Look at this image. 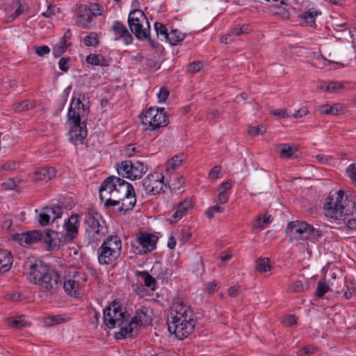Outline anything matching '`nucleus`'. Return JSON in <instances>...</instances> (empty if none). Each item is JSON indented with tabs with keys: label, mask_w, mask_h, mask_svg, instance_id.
<instances>
[{
	"label": "nucleus",
	"mask_w": 356,
	"mask_h": 356,
	"mask_svg": "<svg viewBox=\"0 0 356 356\" xmlns=\"http://www.w3.org/2000/svg\"><path fill=\"white\" fill-rule=\"evenodd\" d=\"M147 308L146 307L138 309L135 316L131 318L129 315L122 312L120 304L114 300L104 309V323L109 329L117 326L120 328V331L115 334V339L132 337L134 336V330L139 324H147Z\"/></svg>",
	"instance_id": "1"
},
{
	"label": "nucleus",
	"mask_w": 356,
	"mask_h": 356,
	"mask_svg": "<svg viewBox=\"0 0 356 356\" xmlns=\"http://www.w3.org/2000/svg\"><path fill=\"white\" fill-rule=\"evenodd\" d=\"M23 274L43 293L53 294L63 284L61 275L55 268L35 258H29L24 262Z\"/></svg>",
	"instance_id": "2"
},
{
	"label": "nucleus",
	"mask_w": 356,
	"mask_h": 356,
	"mask_svg": "<svg viewBox=\"0 0 356 356\" xmlns=\"http://www.w3.org/2000/svg\"><path fill=\"white\" fill-rule=\"evenodd\" d=\"M133 189V186L125 180L115 176H109L99 186V198L104 201L106 207L119 205L120 200Z\"/></svg>",
	"instance_id": "3"
},
{
	"label": "nucleus",
	"mask_w": 356,
	"mask_h": 356,
	"mask_svg": "<svg viewBox=\"0 0 356 356\" xmlns=\"http://www.w3.org/2000/svg\"><path fill=\"white\" fill-rule=\"evenodd\" d=\"M323 209L327 218L341 221L343 216H349L356 210V203L353 199L348 198L344 191L339 190L334 194H330Z\"/></svg>",
	"instance_id": "4"
},
{
	"label": "nucleus",
	"mask_w": 356,
	"mask_h": 356,
	"mask_svg": "<svg viewBox=\"0 0 356 356\" xmlns=\"http://www.w3.org/2000/svg\"><path fill=\"white\" fill-rule=\"evenodd\" d=\"M58 236L55 231L47 229L44 232L33 230L21 234H18L15 238L22 245L42 242L46 244L47 250H50L59 248L60 246V241L58 238Z\"/></svg>",
	"instance_id": "5"
},
{
	"label": "nucleus",
	"mask_w": 356,
	"mask_h": 356,
	"mask_svg": "<svg viewBox=\"0 0 356 356\" xmlns=\"http://www.w3.org/2000/svg\"><path fill=\"white\" fill-rule=\"evenodd\" d=\"M88 115V108L85 106L82 113H75L72 108L67 113V121L71 125L69 132L70 140L74 145L82 144L88 135L86 129V119Z\"/></svg>",
	"instance_id": "6"
},
{
	"label": "nucleus",
	"mask_w": 356,
	"mask_h": 356,
	"mask_svg": "<svg viewBox=\"0 0 356 356\" xmlns=\"http://www.w3.org/2000/svg\"><path fill=\"white\" fill-rule=\"evenodd\" d=\"M84 222L86 225L85 235L88 243L99 242L108 233L106 222L97 212L89 211L86 213Z\"/></svg>",
	"instance_id": "7"
},
{
	"label": "nucleus",
	"mask_w": 356,
	"mask_h": 356,
	"mask_svg": "<svg viewBox=\"0 0 356 356\" xmlns=\"http://www.w3.org/2000/svg\"><path fill=\"white\" fill-rule=\"evenodd\" d=\"M128 24L131 31L138 40H147L153 47H156L149 37V22L141 10L136 9L129 13Z\"/></svg>",
	"instance_id": "8"
},
{
	"label": "nucleus",
	"mask_w": 356,
	"mask_h": 356,
	"mask_svg": "<svg viewBox=\"0 0 356 356\" xmlns=\"http://www.w3.org/2000/svg\"><path fill=\"white\" fill-rule=\"evenodd\" d=\"M140 118L142 119V124L147 126L146 129L152 131L165 127L169 123L168 117L163 108L155 109L150 107Z\"/></svg>",
	"instance_id": "9"
},
{
	"label": "nucleus",
	"mask_w": 356,
	"mask_h": 356,
	"mask_svg": "<svg viewBox=\"0 0 356 356\" xmlns=\"http://www.w3.org/2000/svg\"><path fill=\"white\" fill-rule=\"evenodd\" d=\"M168 331L179 339L188 337L194 330L195 321L193 318L172 317L168 323Z\"/></svg>",
	"instance_id": "10"
},
{
	"label": "nucleus",
	"mask_w": 356,
	"mask_h": 356,
	"mask_svg": "<svg viewBox=\"0 0 356 356\" xmlns=\"http://www.w3.org/2000/svg\"><path fill=\"white\" fill-rule=\"evenodd\" d=\"M158 237L145 232H139L131 241L133 251L136 254H145L154 250L156 248Z\"/></svg>",
	"instance_id": "11"
},
{
	"label": "nucleus",
	"mask_w": 356,
	"mask_h": 356,
	"mask_svg": "<svg viewBox=\"0 0 356 356\" xmlns=\"http://www.w3.org/2000/svg\"><path fill=\"white\" fill-rule=\"evenodd\" d=\"M80 216L79 214H72L68 218V220L64 224L65 234L56 232L58 234V238L60 241V245L66 242L72 241L77 236L80 226Z\"/></svg>",
	"instance_id": "12"
},
{
	"label": "nucleus",
	"mask_w": 356,
	"mask_h": 356,
	"mask_svg": "<svg viewBox=\"0 0 356 356\" xmlns=\"http://www.w3.org/2000/svg\"><path fill=\"white\" fill-rule=\"evenodd\" d=\"M142 186L145 193L149 195L160 194L165 192L164 188H166L163 176L158 173L147 175L143 180Z\"/></svg>",
	"instance_id": "13"
},
{
	"label": "nucleus",
	"mask_w": 356,
	"mask_h": 356,
	"mask_svg": "<svg viewBox=\"0 0 356 356\" xmlns=\"http://www.w3.org/2000/svg\"><path fill=\"white\" fill-rule=\"evenodd\" d=\"M309 224L305 221L290 222L286 227V234L296 241L307 239Z\"/></svg>",
	"instance_id": "14"
},
{
	"label": "nucleus",
	"mask_w": 356,
	"mask_h": 356,
	"mask_svg": "<svg viewBox=\"0 0 356 356\" xmlns=\"http://www.w3.org/2000/svg\"><path fill=\"white\" fill-rule=\"evenodd\" d=\"M101 245L98 249V260L100 264L108 265L116 260L120 254L108 248Z\"/></svg>",
	"instance_id": "15"
},
{
	"label": "nucleus",
	"mask_w": 356,
	"mask_h": 356,
	"mask_svg": "<svg viewBox=\"0 0 356 356\" xmlns=\"http://www.w3.org/2000/svg\"><path fill=\"white\" fill-rule=\"evenodd\" d=\"M111 29L117 36L115 40L122 38L126 44H129L132 42V35L129 32L128 29L122 22L115 21Z\"/></svg>",
	"instance_id": "16"
},
{
	"label": "nucleus",
	"mask_w": 356,
	"mask_h": 356,
	"mask_svg": "<svg viewBox=\"0 0 356 356\" xmlns=\"http://www.w3.org/2000/svg\"><path fill=\"white\" fill-rule=\"evenodd\" d=\"M192 208V202L191 200H184L183 202L177 204L174 207L175 211L172 215V220H170V223L178 222L185 216L188 210Z\"/></svg>",
	"instance_id": "17"
},
{
	"label": "nucleus",
	"mask_w": 356,
	"mask_h": 356,
	"mask_svg": "<svg viewBox=\"0 0 356 356\" xmlns=\"http://www.w3.org/2000/svg\"><path fill=\"white\" fill-rule=\"evenodd\" d=\"M124 197H122V200H120V204L121 203V206L118 209V212L120 213L122 211L127 212L133 209L136 203V197L135 193L134 188L132 191H129L126 193Z\"/></svg>",
	"instance_id": "18"
},
{
	"label": "nucleus",
	"mask_w": 356,
	"mask_h": 356,
	"mask_svg": "<svg viewBox=\"0 0 356 356\" xmlns=\"http://www.w3.org/2000/svg\"><path fill=\"white\" fill-rule=\"evenodd\" d=\"M175 307V314H172V317H177L180 318H193V312L191 310V308L184 305L182 302H177L174 305Z\"/></svg>",
	"instance_id": "19"
},
{
	"label": "nucleus",
	"mask_w": 356,
	"mask_h": 356,
	"mask_svg": "<svg viewBox=\"0 0 356 356\" xmlns=\"http://www.w3.org/2000/svg\"><path fill=\"white\" fill-rule=\"evenodd\" d=\"M13 264L11 253L7 250H0V273L8 272Z\"/></svg>",
	"instance_id": "20"
},
{
	"label": "nucleus",
	"mask_w": 356,
	"mask_h": 356,
	"mask_svg": "<svg viewBox=\"0 0 356 356\" xmlns=\"http://www.w3.org/2000/svg\"><path fill=\"white\" fill-rule=\"evenodd\" d=\"M86 95L81 93L77 98L73 97L71 105L69 109L72 108V111L75 113H82L83 108L86 106L88 108V113L90 112V106L88 102L84 103L86 99Z\"/></svg>",
	"instance_id": "21"
},
{
	"label": "nucleus",
	"mask_w": 356,
	"mask_h": 356,
	"mask_svg": "<svg viewBox=\"0 0 356 356\" xmlns=\"http://www.w3.org/2000/svg\"><path fill=\"white\" fill-rule=\"evenodd\" d=\"M56 170L54 168H42L37 170L34 173V180L47 181L54 177Z\"/></svg>",
	"instance_id": "22"
},
{
	"label": "nucleus",
	"mask_w": 356,
	"mask_h": 356,
	"mask_svg": "<svg viewBox=\"0 0 356 356\" xmlns=\"http://www.w3.org/2000/svg\"><path fill=\"white\" fill-rule=\"evenodd\" d=\"M147 170V167L144 165L143 162L140 161H132L131 170L130 171L131 177H129V179L131 180L140 179L145 174Z\"/></svg>",
	"instance_id": "23"
},
{
	"label": "nucleus",
	"mask_w": 356,
	"mask_h": 356,
	"mask_svg": "<svg viewBox=\"0 0 356 356\" xmlns=\"http://www.w3.org/2000/svg\"><path fill=\"white\" fill-rule=\"evenodd\" d=\"M102 245H107L106 248H112L114 252H117L119 254L121 252L122 242L117 235L108 236Z\"/></svg>",
	"instance_id": "24"
},
{
	"label": "nucleus",
	"mask_w": 356,
	"mask_h": 356,
	"mask_svg": "<svg viewBox=\"0 0 356 356\" xmlns=\"http://www.w3.org/2000/svg\"><path fill=\"white\" fill-rule=\"evenodd\" d=\"M132 166V161L126 160L122 161L120 163L117 164V171L119 175L122 176V177L127 178L130 177L131 170Z\"/></svg>",
	"instance_id": "25"
},
{
	"label": "nucleus",
	"mask_w": 356,
	"mask_h": 356,
	"mask_svg": "<svg viewBox=\"0 0 356 356\" xmlns=\"http://www.w3.org/2000/svg\"><path fill=\"white\" fill-rule=\"evenodd\" d=\"M86 62L90 65L108 66V60L101 54H90L86 57Z\"/></svg>",
	"instance_id": "26"
},
{
	"label": "nucleus",
	"mask_w": 356,
	"mask_h": 356,
	"mask_svg": "<svg viewBox=\"0 0 356 356\" xmlns=\"http://www.w3.org/2000/svg\"><path fill=\"white\" fill-rule=\"evenodd\" d=\"M93 20V17L88 11L87 8L83 13L77 15L76 23L83 28H88Z\"/></svg>",
	"instance_id": "27"
},
{
	"label": "nucleus",
	"mask_w": 356,
	"mask_h": 356,
	"mask_svg": "<svg viewBox=\"0 0 356 356\" xmlns=\"http://www.w3.org/2000/svg\"><path fill=\"white\" fill-rule=\"evenodd\" d=\"M320 111L325 114L336 115L343 110V106L340 104H335L332 106L329 104H323L320 106Z\"/></svg>",
	"instance_id": "28"
},
{
	"label": "nucleus",
	"mask_w": 356,
	"mask_h": 356,
	"mask_svg": "<svg viewBox=\"0 0 356 356\" xmlns=\"http://www.w3.org/2000/svg\"><path fill=\"white\" fill-rule=\"evenodd\" d=\"M273 221V217L268 213H265L264 217L257 216L252 222V227L254 229H264V225L270 223Z\"/></svg>",
	"instance_id": "29"
},
{
	"label": "nucleus",
	"mask_w": 356,
	"mask_h": 356,
	"mask_svg": "<svg viewBox=\"0 0 356 356\" xmlns=\"http://www.w3.org/2000/svg\"><path fill=\"white\" fill-rule=\"evenodd\" d=\"M81 286H80L78 284L74 282L72 278H70L69 280H66L63 283V288L65 291L68 295H75L76 292L81 289Z\"/></svg>",
	"instance_id": "30"
},
{
	"label": "nucleus",
	"mask_w": 356,
	"mask_h": 356,
	"mask_svg": "<svg viewBox=\"0 0 356 356\" xmlns=\"http://www.w3.org/2000/svg\"><path fill=\"white\" fill-rule=\"evenodd\" d=\"M256 270L259 273H265L270 270V259L267 257L259 258L256 261Z\"/></svg>",
	"instance_id": "31"
},
{
	"label": "nucleus",
	"mask_w": 356,
	"mask_h": 356,
	"mask_svg": "<svg viewBox=\"0 0 356 356\" xmlns=\"http://www.w3.org/2000/svg\"><path fill=\"white\" fill-rule=\"evenodd\" d=\"M183 154L176 155L169 159L166 163V171L175 170L182 164Z\"/></svg>",
	"instance_id": "32"
},
{
	"label": "nucleus",
	"mask_w": 356,
	"mask_h": 356,
	"mask_svg": "<svg viewBox=\"0 0 356 356\" xmlns=\"http://www.w3.org/2000/svg\"><path fill=\"white\" fill-rule=\"evenodd\" d=\"M83 43L87 47H97L99 43L98 35L95 32L90 33L84 38Z\"/></svg>",
	"instance_id": "33"
},
{
	"label": "nucleus",
	"mask_w": 356,
	"mask_h": 356,
	"mask_svg": "<svg viewBox=\"0 0 356 356\" xmlns=\"http://www.w3.org/2000/svg\"><path fill=\"white\" fill-rule=\"evenodd\" d=\"M184 38V34L179 32L177 30H172V31L169 33V37L167 40H169L170 43L172 45H177L181 42Z\"/></svg>",
	"instance_id": "34"
},
{
	"label": "nucleus",
	"mask_w": 356,
	"mask_h": 356,
	"mask_svg": "<svg viewBox=\"0 0 356 356\" xmlns=\"http://www.w3.org/2000/svg\"><path fill=\"white\" fill-rule=\"evenodd\" d=\"M8 323L10 327L13 328L19 329L21 327L26 326V322L24 320V318H23L22 316L8 318Z\"/></svg>",
	"instance_id": "35"
},
{
	"label": "nucleus",
	"mask_w": 356,
	"mask_h": 356,
	"mask_svg": "<svg viewBox=\"0 0 356 356\" xmlns=\"http://www.w3.org/2000/svg\"><path fill=\"white\" fill-rule=\"evenodd\" d=\"M143 278L145 285L154 291L156 289V280L147 272H142L140 274Z\"/></svg>",
	"instance_id": "36"
},
{
	"label": "nucleus",
	"mask_w": 356,
	"mask_h": 356,
	"mask_svg": "<svg viewBox=\"0 0 356 356\" xmlns=\"http://www.w3.org/2000/svg\"><path fill=\"white\" fill-rule=\"evenodd\" d=\"M71 43L64 44L61 42H59L56 44L53 48V54L56 58L60 57L62 54H63L68 46H70Z\"/></svg>",
	"instance_id": "37"
},
{
	"label": "nucleus",
	"mask_w": 356,
	"mask_h": 356,
	"mask_svg": "<svg viewBox=\"0 0 356 356\" xmlns=\"http://www.w3.org/2000/svg\"><path fill=\"white\" fill-rule=\"evenodd\" d=\"M72 279L74 280V282H76V283L78 284L80 286H81L85 282H87L88 276L84 272L76 270L74 273Z\"/></svg>",
	"instance_id": "38"
},
{
	"label": "nucleus",
	"mask_w": 356,
	"mask_h": 356,
	"mask_svg": "<svg viewBox=\"0 0 356 356\" xmlns=\"http://www.w3.org/2000/svg\"><path fill=\"white\" fill-rule=\"evenodd\" d=\"M307 238L310 240H318L319 238L323 236V232L320 229H316L309 224V228L307 229Z\"/></svg>",
	"instance_id": "39"
},
{
	"label": "nucleus",
	"mask_w": 356,
	"mask_h": 356,
	"mask_svg": "<svg viewBox=\"0 0 356 356\" xmlns=\"http://www.w3.org/2000/svg\"><path fill=\"white\" fill-rule=\"evenodd\" d=\"M88 11L92 17H97L102 15L103 7L99 3H92L89 6Z\"/></svg>",
	"instance_id": "40"
},
{
	"label": "nucleus",
	"mask_w": 356,
	"mask_h": 356,
	"mask_svg": "<svg viewBox=\"0 0 356 356\" xmlns=\"http://www.w3.org/2000/svg\"><path fill=\"white\" fill-rule=\"evenodd\" d=\"M282 149L280 152V155L283 159H291L293 157L294 154L293 148L286 144L282 145Z\"/></svg>",
	"instance_id": "41"
},
{
	"label": "nucleus",
	"mask_w": 356,
	"mask_h": 356,
	"mask_svg": "<svg viewBox=\"0 0 356 356\" xmlns=\"http://www.w3.org/2000/svg\"><path fill=\"white\" fill-rule=\"evenodd\" d=\"M345 224L347 230L356 231V219L354 218H349L348 216H345L341 220Z\"/></svg>",
	"instance_id": "42"
},
{
	"label": "nucleus",
	"mask_w": 356,
	"mask_h": 356,
	"mask_svg": "<svg viewBox=\"0 0 356 356\" xmlns=\"http://www.w3.org/2000/svg\"><path fill=\"white\" fill-rule=\"evenodd\" d=\"M329 290L328 285L325 281L320 280L316 288V296L318 298H322Z\"/></svg>",
	"instance_id": "43"
},
{
	"label": "nucleus",
	"mask_w": 356,
	"mask_h": 356,
	"mask_svg": "<svg viewBox=\"0 0 356 356\" xmlns=\"http://www.w3.org/2000/svg\"><path fill=\"white\" fill-rule=\"evenodd\" d=\"M154 29L157 35L163 36L164 39L167 40L169 37V33H168L166 27L162 23L156 22L154 24Z\"/></svg>",
	"instance_id": "44"
},
{
	"label": "nucleus",
	"mask_w": 356,
	"mask_h": 356,
	"mask_svg": "<svg viewBox=\"0 0 356 356\" xmlns=\"http://www.w3.org/2000/svg\"><path fill=\"white\" fill-rule=\"evenodd\" d=\"M318 15L317 12H313L308 10L305 13H304L302 15V17L305 20V22L312 26L315 24V17Z\"/></svg>",
	"instance_id": "45"
},
{
	"label": "nucleus",
	"mask_w": 356,
	"mask_h": 356,
	"mask_svg": "<svg viewBox=\"0 0 356 356\" xmlns=\"http://www.w3.org/2000/svg\"><path fill=\"white\" fill-rule=\"evenodd\" d=\"M64 318H62L60 316H51L46 318L45 323L47 326H51L54 325L59 324L60 323L64 322Z\"/></svg>",
	"instance_id": "46"
},
{
	"label": "nucleus",
	"mask_w": 356,
	"mask_h": 356,
	"mask_svg": "<svg viewBox=\"0 0 356 356\" xmlns=\"http://www.w3.org/2000/svg\"><path fill=\"white\" fill-rule=\"evenodd\" d=\"M304 290V285L302 281L298 280L288 287V291L293 293H299Z\"/></svg>",
	"instance_id": "47"
},
{
	"label": "nucleus",
	"mask_w": 356,
	"mask_h": 356,
	"mask_svg": "<svg viewBox=\"0 0 356 356\" xmlns=\"http://www.w3.org/2000/svg\"><path fill=\"white\" fill-rule=\"evenodd\" d=\"M32 106V103L30 101L25 100L15 105L14 109L16 112H21L25 110H29Z\"/></svg>",
	"instance_id": "48"
},
{
	"label": "nucleus",
	"mask_w": 356,
	"mask_h": 356,
	"mask_svg": "<svg viewBox=\"0 0 356 356\" xmlns=\"http://www.w3.org/2000/svg\"><path fill=\"white\" fill-rule=\"evenodd\" d=\"M44 209L47 210L49 213V214L52 213V214L55 215V217L54 218L53 220H56V218H60L62 216L63 209L60 206H55V207H50V208L47 207Z\"/></svg>",
	"instance_id": "49"
},
{
	"label": "nucleus",
	"mask_w": 356,
	"mask_h": 356,
	"mask_svg": "<svg viewBox=\"0 0 356 356\" xmlns=\"http://www.w3.org/2000/svg\"><path fill=\"white\" fill-rule=\"evenodd\" d=\"M49 220L50 214L47 210L38 216V222L42 226L47 225L49 223Z\"/></svg>",
	"instance_id": "50"
},
{
	"label": "nucleus",
	"mask_w": 356,
	"mask_h": 356,
	"mask_svg": "<svg viewBox=\"0 0 356 356\" xmlns=\"http://www.w3.org/2000/svg\"><path fill=\"white\" fill-rule=\"evenodd\" d=\"M19 163L17 161H8L4 165H2L1 168L6 170L14 171L19 168Z\"/></svg>",
	"instance_id": "51"
},
{
	"label": "nucleus",
	"mask_w": 356,
	"mask_h": 356,
	"mask_svg": "<svg viewBox=\"0 0 356 356\" xmlns=\"http://www.w3.org/2000/svg\"><path fill=\"white\" fill-rule=\"evenodd\" d=\"M298 318L295 315H286L282 319V323L286 326H291L297 324Z\"/></svg>",
	"instance_id": "52"
},
{
	"label": "nucleus",
	"mask_w": 356,
	"mask_h": 356,
	"mask_svg": "<svg viewBox=\"0 0 356 356\" xmlns=\"http://www.w3.org/2000/svg\"><path fill=\"white\" fill-rule=\"evenodd\" d=\"M142 147L140 145H136L134 144H129L126 147L125 152L127 156L130 157L132 156L134 152H140Z\"/></svg>",
	"instance_id": "53"
},
{
	"label": "nucleus",
	"mask_w": 356,
	"mask_h": 356,
	"mask_svg": "<svg viewBox=\"0 0 356 356\" xmlns=\"http://www.w3.org/2000/svg\"><path fill=\"white\" fill-rule=\"evenodd\" d=\"M223 211V208L220 206L215 205L209 207L207 211L206 215L209 218L211 219L213 217V214L215 212L216 213H222Z\"/></svg>",
	"instance_id": "54"
},
{
	"label": "nucleus",
	"mask_w": 356,
	"mask_h": 356,
	"mask_svg": "<svg viewBox=\"0 0 356 356\" xmlns=\"http://www.w3.org/2000/svg\"><path fill=\"white\" fill-rule=\"evenodd\" d=\"M346 173L353 182L356 184V165L355 163H352L348 167Z\"/></svg>",
	"instance_id": "55"
},
{
	"label": "nucleus",
	"mask_w": 356,
	"mask_h": 356,
	"mask_svg": "<svg viewBox=\"0 0 356 356\" xmlns=\"http://www.w3.org/2000/svg\"><path fill=\"white\" fill-rule=\"evenodd\" d=\"M35 53L39 56H44L50 52V48L48 46H37L34 47Z\"/></svg>",
	"instance_id": "56"
},
{
	"label": "nucleus",
	"mask_w": 356,
	"mask_h": 356,
	"mask_svg": "<svg viewBox=\"0 0 356 356\" xmlns=\"http://www.w3.org/2000/svg\"><path fill=\"white\" fill-rule=\"evenodd\" d=\"M251 31L249 24H244L241 28H235L233 29L232 33L236 35H240L243 33H248Z\"/></svg>",
	"instance_id": "57"
},
{
	"label": "nucleus",
	"mask_w": 356,
	"mask_h": 356,
	"mask_svg": "<svg viewBox=\"0 0 356 356\" xmlns=\"http://www.w3.org/2000/svg\"><path fill=\"white\" fill-rule=\"evenodd\" d=\"M203 64L201 62H193L188 65V71L192 74L196 73L202 68Z\"/></svg>",
	"instance_id": "58"
},
{
	"label": "nucleus",
	"mask_w": 356,
	"mask_h": 356,
	"mask_svg": "<svg viewBox=\"0 0 356 356\" xmlns=\"http://www.w3.org/2000/svg\"><path fill=\"white\" fill-rule=\"evenodd\" d=\"M343 88V84L340 82H330L326 86V90L330 92H337Z\"/></svg>",
	"instance_id": "59"
},
{
	"label": "nucleus",
	"mask_w": 356,
	"mask_h": 356,
	"mask_svg": "<svg viewBox=\"0 0 356 356\" xmlns=\"http://www.w3.org/2000/svg\"><path fill=\"white\" fill-rule=\"evenodd\" d=\"M169 96V91L166 88L162 87L158 94L159 102H165Z\"/></svg>",
	"instance_id": "60"
},
{
	"label": "nucleus",
	"mask_w": 356,
	"mask_h": 356,
	"mask_svg": "<svg viewBox=\"0 0 356 356\" xmlns=\"http://www.w3.org/2000/svg\"><path fill=\"white\" fill-rule=\"evenodd\" d=\"M70 59L67 58H61L58 61V66L60 70L67 72L69 70L68 62Z\"/></svg>",
	"instance_id": "61"
},
{
	"label": "nucleus",
	"mask_w": 356,
	"mask_h": 356,
	"mask_svg": "<svg viewBox=\"0 0 356 356\" xmlns=\"http://www.w3.org/2000/svg\"><path fill=\"white\" fill-rule=\"evenodd\" d=\"M316 350V348L312 346H305L303 348L300 349L298 352V355L299 356H302L303 355H309L313 353Z\"/></svg>",
	"instance_id": "62"
},
{
	"label": "nucleus",
	"mask_w": 356,
	"mask_h": 356,
	"mask_svg": "<svg viewBox=\"0 0 356 356\" xmlns=\"http://www.w3.org/2000/svg\"><path fill=\"white\" fill-rule=\"evenodd\" d=\"M221 172V167L220 165L214 166L209 172V176L211 179H217Z\"/></svg>",
	"instance_id": "63"
},
{
	"label": "nucleus",
	"mask_w": 356,
	"mask_h": 356,
	"mask_svg": "<svg viewBox=\"0 0 356 356\" xmlns=\"http://www.w3.org/2000/svg\"><path fill=\"white\" fill-rule=\"evenodd\" d=\"M218 283L216 282H212L210 283H208L205 288V291L209 293H213L218 289Z\"/></svg>",
	"instance_id": "64"
}]
</instances>
